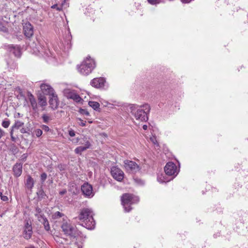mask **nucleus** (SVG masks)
<instances>
[{"mask_svg":"<svg viewBox=\"0 0 248 248\" xmlns=\"http://www.w3.org/2000/svg\"><path fill=\"white\" fill-rule=\"evenodd\" d=\"M130 112L137 120L146 122L148 120V113L150 110V106L144 104L140 106H132L130 108Z\"/></svg>","mask_w":248,"mask_h":248,"instance_id":"obj_1","label":"nucleus"},{"mask_svg":"<svg viewBox=\"0 0 248 248\" xmlns=\"http://www.w3.org/2000/svg\"><path fill=\"white\" fill-rule=\"evenodd\" d=\"M78 218L82 221V225L86 228L92 230L94 228L95 221L93 218L92 211L89 208L81 210Z\"/></svg>","mask_w":248,"mask_h":248,"instance_id":"obj_2","label":"nucleus"},{"mask_svg":"<svg viewBox=\"0 0 248 248\" xmlns=\"http://www.w3.org/2000/svg\"><path fill=\"white\" fill-rule=\"evenodd\" d=\"M95 63L93 59L87 57L77 67L78 71L82 75L87 76L90 74L95 67Z\"/></svg>","mask_w":248,"mask_h":248,"instance_id":"obj_3","label":"nucleus"},{"mask_svg":"<svg viewBox=\"0 0 248 248\" xmlns=\"http://www.w3.org/2000/svg\"><path fill=\"white\" fill-rule=\"evenodd\" d=\"M139 201V198L132 194L125 193L121 197V202L124 210L126 212H129L131 210L130 206L137 203Z\"/></svg>","mask_w":248,"mask_h":248,"instance_id":"obj_4","label":"nucleus"},{"mask_svg":"<svg viewBox=\"0 0 248 248\" xmlns=\"http://www.w3.org/2000/svg\"><path fill=\"white\" fill-rule=\"evenodd\" d=\"M61 228L65 234L71 237L75 238L79 235V232L77 229L67 222L63 223Z\"/></svg>","mask_w":248,"mask_h":248,"instance_id":"obj_5","label":"nucleus"},{"mask_svg":"<svg viewBox=\"0 0 248 248\" xmlns=\"http://www.w3.org/2000/svg\"><path fill=\"white\" fill-rule=\"evenodd\" d=\"M124 167L129 173H135L140 170V168L136 162L129 160H124Z\"/></svg>","mask_w":248,"mask_h":248,"instance_id":"obj_6","label":"nucleus"},{"mask_svg":"<svg viewBox=\"0 0 248 248\" xmlns=\"http://www.w3.org/2000/svg\"><path fill=\"white\" fill-rule=\"evenodd\" d=\"M164 170L166 174L168 176H176L178 174L177 166L172 162L167 163L164 168Z\"/></svg>","mask_w":248,"mask_h":248,"instance_id":"obj_7","label":"nucleus"},{"mask_svg":"<svg viewBox=\"0 0 248 248\" xmlns=\"http://www.w3.org/2000/svg\"><path fill=\"white\" fill-rule=\"evenodd\" d=\"M24 123L20 120H15L14 124L12 126L11 129L14 131L15 129H20V132L22 134L29 133L30 129L28 127H24Z\"/></svg>","mask_w":248,"mask_h":248,"instance_id":"obj_8","label":"nucleus"},{"mask_svg":"<svg viewBox=\"0 0 248 248\" xmlns=\"http://www.w3.org/2000/svg\"><path fill=\"white\" fill-rule=\"evenodd\" d=\"M32 234V227L31 222L26 220L24 225L23 236V237L28 240L30 239Z\"/></svg>","mask_w":248,"mask_h":248,"instance_id":"obj_9","label":"nucleus"},{"mask_svg":"<svg viewBox=\"0 0 248 248\" xmlns=\"http://www.w3.org/2000/svg\"><path fill=\"white\" fill-rule=\"evenodd\" d=\"M111 174L114 179L121 182L124 179V173L119 168L114 166L111 168Z\"/></svg>","mask_w":248,"mask_h":248,"instance_id":"obj_10","label":"nucleus"},{"mask_svg":"<svg viewBox=\"0 0 248 248\" xmlns=\"http://www.w3.org/2000/svg\"><path fill=\"white\" fill-rule=\"evenodd\" d=\"M64 93L67 98L72 99L77 102H79L82 100L79 95L73 90L66 89L64 91Z\"/></svg>","mask_w":248,"mask_h":248,"instance_id":"obj_11","label":"nucleus"},{"mask_svg":"<svg viewBox=\"0 0 248 248\" xmlns=\"http://www.w3.org/2000/svg\"><path fill=\"white\" fill-rule=\"evenodd\" d=\"M42 93L45 95L49 96L55 93L53 89L48 84L43 83L40 85Z\"/></svg>","mask_w":248,"mask_h":248,"instance_id":"obj_12","label":"nucleus"},{"mask_svg":"<svg viewBox=\"0 0 248 248\" xmlns=\"http://www.w3.org/2000/svg\"><path fill=\"white\" fill-rule=\"evenodd\" d=\"M24 35L27 38L31 37L33 34V29L32 26L29 22L26 23L23 25Z\"/></svg>","mask_w":248,"mask_h":248,"instance_id":"obj_13","label":"nucleus"},{"mask_svg":"<svg viewBox=\"0 0 248 248\" xmlns=\"http://www.w3.org/2000/svg\"><path fill=\"white\" fill-rule=\"evenodd\" d=\"M105 79L103 78H94L91 80V85L95 88H100L104 86Z\"/></svg>","mask_w":248,"mask_h":248,"instance_id":"obj_14","label":"nucleus"},{"mask_svg":"<svg viewBox=\"0 0 248 248\" xmlns=\"http://www.w3.org/2000/svg\"><path fill=\"white\" fill-rule=\"evenodd\" d=\"M81 191L83 194L86 196H93L92 186L88 183H84L81 186Z\"/></svg>","mask_w":248,"mask_h":248,"instance_id":"obj_15","label":"nucleus"},{"mask_svg":"<svg viewBox=\"0 0 248 248\" xmlns=\"http://www.w3.org/2000/svg\"><path fill=\"white\" fill-rule=\"evenodd\" d=\"M49 104L52 109H55L57 108L59 105V101L58 96L55 93L50 96Z\"/></svg>","mask_w":248,"mask_h":248,"instance_id":"obj_16","label":"nucleus"},{"mask_svg":"<svg viewBox=\"0 0 248 248\" xmlns=\"http://www.w3.org/2000/svg\"><path fill=\"white\" fill-rule=\"evenodd\" d=\"M28 99L31 103L32 109L34 111H36L38 108V105L34 96L31 93H28Z\"/></svg>","mask_w":248,"mask_h":248,"instance_id":"obj_17","label":"nucleus"},{"mask_svg":"<svg viewBox=\"0 0 248 248\" xmlns=\"http://www.w3.org/2000/svg\"><path fill=\"white\" fill-rule=\"evenodd\" d=\"M86 140L85 146H78L75 149V152L77 154H81L82 152L90 148L91 146L90 141Z\"/></svg>","mask_w":248,"mask_h":248,"instance_id":"obj_18","label":"nucleus"},{"mask_svg":"<svg viewBox=\"0 0 248 248\" xmlns=\"http://www.w3.org/2000/svg\"><path fill=\"white\" fill-rule=\"evenodd\" d=\"M14 175L16 177H19L21 175L22 172V164L16 163L13 168Z\"/></svg>","mask_w":248,"mask_h":248,"instance_id":"obj_19","label":"nucleus"},{"mask_svg":"<svg viewBox=\"0 0 248 248\" xmlns=\"http://www.w3.org/2000/svg\"><path fill=\"white\" fill-rule=\"evenodd\" d=\"M38 220L42 223L46 231H48L50 229L49 222L47 218L45 216H39Z\"/></svg>","mask_w":248,"mask_h":248,"instance_id":"obj_20","label":"nucleus"},{"mask_svg":"<svg viewBox=\"0 0 248 248\" xmlns=\"http://www.w3.org/2000/svg\"><path fill=\"white\" fill-rule=\"evenodd\" d=\"M9 48L10 52L13 53L15 56L17 57H19L20 56V49L18 46L12 45L9 46Z\"/></svg>","mask_w":248,"mask_h":248,"instance_id":"obj_21","label":"nucleus"},{"mask_svg":"<svg viewBox=\"0 0 248 248\" xmlns=\"http://www.w3.org/2000/svg\"><path fill=\"white\" fill-rule=\"evenodd\" d=\"M34 184V182L33 178L30 175H28L25 183L26 186L27 188L31 189L33 187Z\"/></svg>","mask_w":248,"mask_h":248,"instance_id":"obj_22","label":"nucleus"},{"mask_svg":"<svg viewBox=\"0 0 248 248\" xmlns=\"http://www.w3.org/2000/svg\"><path fill=\"white\" fill-rule=\"evenodd\" d=\"M38 104L41 107H44L46 106V99L45 96L40 95L38 98Z\"/></svg>","mask_w":248,"mask_h":248,"instance_id":"obj_23","label":"nucleus"},{"mask_svg":"<svg viewBox=\"0 0 248 248\" xmlns=\"http://www.w3.org/2000/svg\"><path fill=\"white\" fill-rule=\"evenodd\" d=\"M49 50L45 47H41L38 50L39 55L41 56H48L49 53Z\"/></svg>","mask_w":248,"mask_h":248,"instance_id":"obj_24","label":"nucleus"},{"mask_svg":"<svg viewBox=\"0 0 248 248\" xmlns=\"http://www.w3.org/2000/svg\"><path fill=\"white\" fill-rule=\"evenodd\" d=\"M171 179H170L171 180ZM157 180L160 183H166L170 181V179L166 178V176L163 174H161L158 176Z\"/></svg>","mask_w":248,"mask_h":248,"instance_id":"obj_25","label":"nucleus"},{"mask_svg":"<svg viewBox=\"0 0 248 248\" xmlns=\"http://www.w3.org/2000/svg\"><path fill=\"white\" fill-rule=\"evenodd\" d=\"M88 104L91 107H92L94 110H97L98 108H99L100 105L97 102L90 101L89 102Z\"/></svg>","mask_w":248,"mask_h":248,"instance_id":"obj_26","label":"nucleus"},{"mask_svg":"<svg viewBox=\"0 0 248 248\" xmlns=\"http://www.w3.org/2000/svg\"><path fill=\"white\" fill-rule=\"evenodd\" d=\"M63 216H64L63 214L60 213L59 211H57L52 215V217L53 219H56L60 218V217H63Z\"/></svg>","mask_w":248,"mask_h":248,"instance_id":"obj_27","label":"nucleus"},{"mask_svg":"<svg viewBox=\"0 0 248 248\" xmlns=\"http://www.w3.org/2000/svg\"><path fill=\"white\" fill-rule=\"evenodd\" d=\"M36 214H35V217L37 218V219H38V217L40 216H44V215L42 214V210L39 208L36 207L35 209Z\"/></svg>","mask_w":248,"mask_h":248,"instance_id":"obj_28","label":"nucleus"},{"mask_svg":"<svg viewBox=\"0 0 248 248\" xmlns=\"http://www.w3.org/2000/svg\"><path fill=\"white\" fill-rule=\"evenodd\" d=\"M42 119L43 120V122L45 123H48V122L51 120L50 117L46 114L43 115Z\"/></svg>","mask_w":248,"mask_h":248,"instance_id":"obj_29","label":"nucleus"},{"mask_svg":"<svg viewBox=\"0 0 248 248\" xmlns=\"http://www.w3.org/2000/svg\"><path fill=\"white\" fill-rule=\"evenodd\" d=\"M10 124V122L9 120H4L2 122L1 125L2 126L6 128H8Z\"/></svg>","mask_w":248,"mask_h":248,"instance_id":"obj_30","label":"nucleus"},{"mask_svg":"<svg viewBox=\"0 0 248 248\" xmlns=\"http://www.w3.org/2000/svg\"><path fill=\"white\" fill-rule=\"evenodd\" d=\"M34 133L36 137H40L42 135L43 132L40 129H36L34 130Z\"/></svg>","mask_w":248,"mask_h":248,"instance_id":"obj_31","label":"nucleus"},{"mask_svg":"<svg viewBox=\"0 0 248 248\" xmlns=\"http://www.w3.org/2000/svg\"><path fill=\"white\" fill-rule=\"evenodd\" d=\"M148 2L152 5L157 4L161 2V0H147Z\"/></svg>","mask_w":248,"mask_h":248,"instance_id":"obj_32","label":"nucleus"},{"mask_svg":"<svg viewBox=\"0 0 248 248\" xmlns=\"http://www.w3.org/2000/svg\"><path fill=\"white\" fill-rule=\"evenodd\" d=\"M47 177V175L45 172L42 173L41 174L40 178L42 183H43L46 180Z\"/></svg>","mask_w":248,"mask_h":248,"instance_id":"obj_33","label":"nucleus"},{"mask_svg":"<svg viewBox=\"0 0 248 248\" xmlns=\"http://www.w3.org/2000/svg\"><path fill=\"white\" fill-rule=\"evenodd\" d=\"M90 141L86 137H84V138L79 141V144L83 145L82 146H85L86 140Z\"/></svg>","mask_w":248,"mask_h":248,"instance_id":"obj_34","label":"nucleus"},{"mask_svg":"<svg viewBox=\"0 0 248 248\" xmlns=\"http://www.w3.org/2000/svg\"><path fill=\"white\" fill-rule=\"evenodd\" d=\"M37 195L39 197H40L41 198H44V197L46 196L44 191L43 190H40L38 192H37Z\"/></svg>","mask_w":248,"mask_h":248,"instance_id":"obj_35","label":"nucleus"},{"mask_svg":"<svg viewBox=\"0 0 248 248\" xmlns=\"http://www.w3.org/2000/svg\"><path fill=\"white\" fill-rule=\"evenodd\" d=\"M10 133V136H11V140L13 141H15V142L16 141V138L14 136V130L11 129Z\"/></svg>","mask_w":248,"mask_h":248,"instance_id":"obj_36","label":"nucleus"},{"mask_svg":"<svg viewBox=\"0 0 248 248\" xmlns=\"http://www.w3.org/2000/svg\"><path fill=\"white\" fill-rule=\"evenodd\" d=\"M53 9H56L57 10L60 11L62 10V6H58L57 4H54L51 6Z\"/></svg>","mask_w":248,"mask_h":248,"instance_id":"obj_37","label":"nucleus"},{"mask_svg":"<svg viewBox=\"0 0 248 248\" xmlns=\"http://www.w3.org/2000/svg\"><path fill=\"white\" fill-rule=\"evenodd\" d=\"M78 120L79 121V122L78 123L79 125H80L81 126H85L86 125V122L85 121H83L81 119H79Z\"/></svg>","mask_w":248,"mask_h":248,"instance_id":"obj_38","label":"nucleus"},{"mask_svg":"<svg viewBox=\"0 0 248 248\" xmlns=\"http://www.w3.org/2000/svg\"><path fill=\"white\" fill-rule=\"evenodd\" d=\"M41 128L43 130L45 131H48L50 130L49 127L46 125H42L41 126Z\"/></svg>","mask_w":248,"mask_h":248,"instance_id":"obj_39","label":"nucleus"},{"mask_svg":"<svg viewBox=\"0 0 248 248\" xmlns=\"http://www.w3.org/2000/svg\"><path fill=\"white\" fill-rule=\"evenodd\" d=\"M5 132L0 128V139L5 135Z\"/></svg>","mask_w":248,"mask_h":248,"instance_id":"obj_40","label":"nucleus"},{"mask_svg":"<svg viewBox=\"0 0 248 248\" xmlns=\"http://www.w3.org/2000/svg\"><path fill=\"white\" fill-rule=\"evenodd\" d=\"M69 135L71 136V137H74L75 136V132L74 130H70L69 131Z\"/></svg>","mask_w":248,"mask_h":248,"instance_id":"obj_41","label":"nucleus"},{"mask_svg":"<svg viewBox=\"0 0 248 248\" xmlns=\"http://www.w3.org/2000/svg\"><path fill=\"white\" fill-rule=\"evenodd\" d=\"M1 199L4 202L7 201L8 200V198L6 196H1Z\"/></svg>","mask_w":248,"mask_h":248,"instance_id":"obj_42","label":"nucleus"},{"mask_svg":"<svg viewBox=\"0 0 248 248\" xmlns=\"http://www.w3.org/2000/svg\"><path fill=\"white\" fill-rule=\"evenodd\" d=\"M150 139L155 144L157 143V141L155 138H151Z\"/></svg>","mask_w":248,"mask_h":248,"instance_id":"obj_43","label":"nucleus"},{"mask_svg":"<svg viewBox=\"0 0 248 248\" xmlns=\"http://www.w3.org/2000/svg\"><path fill=\"white\" fill-rule=\"evenodd\" d=\"M66 189H64L61 191L60 192V194L62 195H64V194H65L66 193Z\"/></svg>","mask_w":248,"mask_h":248,"instance_id":"obj_44","label":"nucleus"},{"mask_svg":"<svg viewBox=\"0 0 248 248\" xmlns=\"http://www.w3.org/2000/svg\"><path fill=\"white\" fill-rule=\"evenodd\" d=\"M142 128L144 130H146L148 128V126L147 125H143V126H142Z\"/></svg>","mask_w":248,"mask_h":248,"instance_id":"obj_45","label":"nucleus"},{"mask_svg":"<svg viewBox=\"0 0 248 248\" xmlns=\"http://www.w3.org/2000/svg\"><path fill=\"white\" fill-rule=\"evenodd\" d=\"M2 28H3V26H2V23L0 21V30H2Z\"/></svg>","mask_w":248,"mask_h":248,"instance_id":"obj_46","label":"nucleus"},{"mask_svg":"<svg viewBox=\"0 0 248 248\" xmlns=\"http://www.w3.org/2000/svg\"><path fill=\"white\" fill-rule=\"evenodd\" d=\"M16 117H20V114L19 113H17L16 116Z\"/></svg>","mask_w":248,"mask_h":248,"instance_id":"obj_47","label":"nucleus"},{"mask_svg":"<svg viewBox=\"0 0 248 248\" xmlns=\"http://www.w3.org/2000/svg\"><path fill=\"white\" fill-rule=\"evenodd\" d=\"M84 114L87 116L89 115V113L87 111L85 112Z\"/></svg>","mask_w":248,"mask_h":248,"instance_id":"obj_48","label":"nucleus"},{"mask_svg":"<svg viewBox=\"0 0 248 248\" xmlns=\"http://www.w3.org/2000/svg\"><path fill=\"white\" fill-rule=\"evenodd\" d=\"M35 248L33 246H31V247H27V248Z\"/></svg>","mask_w":248,"mask_h":248,"instance_id":"obj_49","label":"nucleus"},{"mask_svg":"<svg viewBox=\"0 0 248 248\" xmlns=\"http://www.w3.org/2000/svg\"><path fill=\"white\" fill-rule=\"evenodd\" d=\"M1 196H3L2 194V192H0V198H1Z\"/></svg>","mask_w":248,"mask_h":248,"instance_id":"obj_50","label":"nucleus"},{"mask_svg":"<svg viewBox=\"0 0 248 248\" xmlns=\"http://www.w3.org/2000/svg\"><path fill=\"white\" fill-rule=\"evenodd\" d=\"M78 248H82V246H79V245H78Z\"/></svg>","mask_w":248,"mask_h":248,"instance_id":"obj_51","label":"nucleus"}]
</instances>
